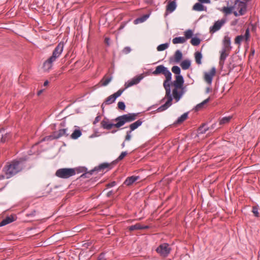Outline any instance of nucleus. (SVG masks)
<instances>
[{
  "label": "nucleus",
  "instance_id": "obj_1",
  "mask_svg": "<svg viewBox=\"0 0 260 260\" xmlns=\"http://www.w3.org/2000/svg\"><path fill=\"white\" fill-rule=\"evenodd\" d=\"M138 113H128L124 114L116 118L114 120L117 122L116 123L110 122L108 119L102 121L101 126L105 129L110 130L113 127L119 128L123 126L125 123L132 122L136 119Z\"/></svg>",
  "mask_w": 260,
  "mask_h": 260
},
{
  "label": "nucleus",
  "instance_id": "obj_2",
  "mask_svg": "<svg viewBox=\"0 0 260 260\" xmlns=\"http://www.w3.org/2000/svg\"><path fill=\"white\" fill-rule=\"evenodd\" d=\"M171 79L172 74L171 75H169V76H168H168L166 77V80L164 82L163 85L166 90L165 98L167 99V101L165 103V104L161 105L157 109V111L158 112H161L166 110L172 105L173 98L171 94L170 84V82L171 81Z\"/></svg>",
  "mask_w": 260,
  "mask_h": 260
},
{
  "label": "nucleus",
  "instance_id": "obj_3",
  "mask_svg": "<svg viewBox=\"0 0 260 260\" xmlns=\"http://www.w3.org/2000/svg\"><path fill=\"white\" fill-rule=\"evenodd\" d=\"M63 49V44L59 43L53 51L52 55L43 63V69L48 71L52 68L53 63L60 56Z\"/></svg>",
  "mask_w": 260,
  "mask_h": 260
},
{
  "label": "nucleus",
  "instance_id": "obj_4",
  "mask_svg": "<svg viewBox=\"0 0 260 260\" xmlns=\"http://www.w3.org/2000/svg\"><path fill=\"white\" fill-rule=\"evenodd\" d=\"M183 83V76L182 75H177L175 80L173 83L174 89H173L172 91L173 97L176 102L179 101L184 92Z\"/></svg>",
  "mask_w": 260,
  "mask_h": 260
},
{
  "label": "nucleus",
  "instance_id": "obj_5",
  "mask_svg": "<svg viewBox=\"0 0 260 260\" xmlns=\"http://www.w3.org/2000/svg\"><path fill=\"white\" fill-rule=\"evenodd\" d=\"M228 5H232L233 13L235 16L244 15L247 11V4L246 2H242L240 0H230Z\"/></svg>",
  "mask_w": 260,
  "mask_h": 260
},
{
  "label": "nucleus",
  "instance_id": "obj_6",
  "mask_svg": "<svg viewBox=\"0 0 260 260\" xmlns=\"http://www.w3.org/2000/svg\"><path fill=\"white\" fill-rule=\"evenodd\" d=\"M22 166L19 161H13L5 168L6 178L8 179L15 175L22 169Z\"/></svg>",
  "mask_w": 260,
  "mask_h": 260
},
{
  "label": "nucleus",
  "instance_id": "obj_7",
  "mask_svg": "<svg viewBox=\"0 0 260 260\" xmlns=\"http://www.w3.org/2000/svg\"><path fill=\"white\" fill-rule=\"evenodd\" d=\"M76 171L77 169L75 168H61L56 171L55 175L60 178L68 179L74 176Z\"/></svg>",
  "mask_w": 260,
  "mask_h": 260
},
{
  "label": "nucleus",
  "instance_id": "obj_8",
  "mask_svg": "<svg viewBox=\"0 0 260 260\" xmlns=\"http://www.w3.org/2000/svg\"><path fill=\"white\" fill-rule=\"evenodd\" d=\"M124 89H120L116 92L109 96L102 105V108L103 109L104 105H110L115 102L116 99L120 96L124 91Z\"/></svg>",
  "mask_w": 260,
  "mask_h": 260
},
{
  "label": "nucleus",
  "instance_id": "obj_9",
  "mask_svg": "<svg viewBox=\"0 0 260 260\" xmlns=\"http://www.w3.org/2000/svg\"><path fill=\"white\" fill-rule=\"evenodd\" d=\"M152 74L155 76L163 74L166 77L169 76L172 74L167 68L163 65H159L156 67L155 70L152 72Z\"/></svg>",
  "mask_w": 260,
  "mask_h": 260
},
{
  "label": "nucleus",
  "instance_id": "obj_10",
  "mask_svg": "<svg viewBox=\"0 0 260 260\" xmlns=\"http://www.w3.org/2000/svg\"><path fill=\"white\" fill-rule=\"evenodd\" d=\"M171 248L169 244L164 243L160 245L156 249V251L164 257L167 256L170 252Z\"/></svg>",
  "mask_w": 260,
  "mask_h": 260
},
{
  "label": "nucleus",
  "instance_id": "obj_11",
  "mask_svg": "<svg viewBox=\"0 0 260 260\" xmlns=\"http://www.w3.org/2000/svg\"><path fill=\"white\" fill-rule=\"evenodd\" d=\"M69 133H68V128L60 129L57 132H55L52 136H50L52 139H57L61 137H68Z\"/></svg>",
  "mask_w": 260,
  "mask_h": 260
},
{
  "label": "nucleus",
  "instance_id": "obj_12",
  "mask_svg": "<svg viewBox=\"0 0 260 260\" xmlns=\"http://www.w3.org/2000/svg\"><path fill=\"white\" fill-rule=\"evenodd\" d=\"M143 77L142 75H140L139 76L135 77L133 79H132L131 80L128 81L127 82H126L124 84L125 88L124 89L126 88H127L134 85L137 84L139 83L140 81L143 79Z\"/></svg>",
  "mask_w": 260,
  "mask_h": 260
},
{
  "label": "nucleus",
  "instance_id": "obj_13",
  "mask_svg": "<svg viewBox=\"0 0 260 260\" xmlns=\"http://www.w3.org/2000/svg\"><path fill=\"white\" fill-rule=\"evenodd\" d=\"M216 70L212 68L209 72H206L204 76V80L209 85L211 84L213 77L215 75Z\"/></svg>",
  "mask_w": 260,
  "mask_h": 260
},
{
  "label": "nucleus",
  "instance_id": "obj_14",
  "mask_svg": "<svg viewBox=\"0 0 260 260\" xmlns=\"http://www.w3.org/2000/svg\"><path fill=\"white\" fill-rule=\"evenodd\" d=\"M225 21L224 19H221L216 21L214 25L210 27V31L215 32L220 29L221 26L224 24Z\"/></svg>",
  "mask_w": 260,
  "mask_h": 260
},
{
  "label": "nucleus",
  "instance_id": "obj_15",
  "mask_svg": "<svg viewBox=\"0 0 260 260\" xmlns=\"http://www.w3.org/2000/svg\"><path fill=\"white\" fill-rule=\"evenodd\" d=\"M223 47L222 49L230 51L232 49L231 46V38L228 36H225L222 41Z\"/></svg>",
  "mask_w": 260,
  "mask_h": 260
},
{
  "label": "nucleus",
  "instance_id": "obj_16",
  "mask_svg": "<svg viewBox=\"0 0 260 260\" xmlns=\"http://www.w3.org/2000/svg\"><path fill=\"white\" fill-rule=\"evenodd\" d=\"M177 7L176 3L175 1H171L168 3L166 6V11L165 15L167 16L169 13L173 12L176 9Z\"/></svg>",
  "mask_w": 260,
  "mask_h": 260
},
{
  "label": "nucleus",
  "instance_id": "obj_17",
  "mask_svg": "<svg viewBox=\"0 0 260 260\" xmlns=\"http://www.w3.org/2000/svg\"><path fill=\"white\" fill-rule=\"evenodd\" d=\"M10 138V134L6 133L4 129H0V143H5Z\"/></svg>",
  "mask_w": 260,
  "mask_h": 260
},
{
  "label": "nucleus",
  "instance_id": "obj_18",
  "mask_svg": "<svg viewBox=\"0 0 260 260\" xmlns=\"http://www.w3.org/2000/svg\"><path fill=\"white\" fill-rule=\"evenodd\" d=\"M230 51L221 49L220 51V61L219 63L220 64H223L224 63V60H225L227 56L229 55V52Z\"/></svg>",
  "mask_w": 260,
  "mask_h": 260
},
{
  "label": "nucleus",
  "instance_id": "obj_19",
  "mask_svg": "<svg viewBox=\"0 0 260 260\" xmlns=\"http://www.w3.org/2000/svg\"><path fill=\"white\" fill-rule=\"evenodd\" d=\"M110 164L107 162H104L100 164L99 166L95 167L94 169L90 171V174H92V172L94 171H100L104 170V169L108 168L110 167Z\"/></svg>",
  "mask_w": 260,
  "mask_h": 260
},
{
  "label": "nucleus",
  "instance_id": "obj_20",
  "mask_svg": "<svg viewBox=\"0 0 260 260\" xmlns=\"http://www.w3.org/2000/svg\"><path fill=\"white\" fill-rule=\"evenodd\" d=\"M139 179V176H132L131 177H128L125 180L124 184L127 186H129V185H132L133 183H134L135 181H136L137 180H138Z\"/></svg>",
  "mask_w": 260,
  "mask_h": 260
},
{
  "label": "nucleus",
  "instance_id": "obj_21",
  "mask_svg": "<svg viewBox=\"0 0 260 260\" xmlns=\"http://www.w3.org/2000/svg\"><path fill=\"white\" fill-rule=\"evenodd\" d=\"M14 220L15 218L13 216L11 215L10 216H8L0 222V226L6 225L9 223L12 222Z\"/></svg>",
  "mask_w": 260,
  "mask_h": 260
},
{
  "label": "nucleus",
  "instance_id": "obj_22",
  "mask_svg": "<svg viewBox=\"0 0 260 260\" xmlns=\"http://www.w3.org/2000/svg\"><path fill=\"white\" fill-rule=\"evenodd\" d=\"M143 121L141 119H139L135 122L131 124L129 126V131L132 132L137 129L139 126L142 125Z\"/></svg>",
  "mask_w": 260,
  "mask_h": 260
},
{
  "label": "nucleus",
  "instance_id": "obj_23",
  "mask_svg": "<svg viewBox=\"0 0 260 260\" xmlns=\"http://www.w3.org/2000/svg\"><path fill=\"white\" fill-rule=\"evenodd\" d=\"M174 57L175 62H179L182 58V53L181 51L179 50H176L175 52Z\"/></svg>",
  "mask_w": 260,
  "mask_h": 260
},
{
  "label": "nucleus",
  "instance_id": "obj_24",
  "mask_svg": "<svg viewBox=\"0 0 260 260\" xmlns=\"http://www.w3.org/2000/svg\"><path fill=\"white\" fill-rule=\"evenodd\" d=\"M180 66L183 70H187L191 66V61L189 59L184 60L181 62Z\"/></svg>",
  "mask_w": 260,
  "mask_h": 260
},
{
  "label": "nucleus",
  "instance_id": "obj_25",
  "mask_svg": "<svg viewBox=\"0 0 260 260\" xmlns=\"http://www.w3.org/2000/svg\"><path fill=\"white\" fill-rule=\"evenodd\" d=\"M206 8L204 7L202 3H196L193 6L192 9L196 11H203L205 10Z\"/></svg>",
  "mask_w": 260,
  "mask_h": 260
},
{
  "label": "nucleus",
  "instance_id": "obj_26",
  "mask_svg": "<svg viewBox=\"0 0 260 260\" xmlns=\"http://www.w3.org/2000/svg\"><path fill=\"white\" fill-rule=\"evenodd\" d=\"M210 98H208L207 99L205 100L204 101H203L202 103L198 104L195 107V110L198 111L202 109L203 108L204 106L210 101Z\"/></svg>",
  "mask_w": 260,
  "mask_h": 260
},
{
  "label": "nucleus",
  "instance_id": "obj_27",
  "mask_svg": "<svg viewBox=\"0 0 260 260\" xmlns=\"http://www.w3.org/2000/svg\"><path fill=\"white\" fill-rule=\"evenodd\" d=\"M186 42V39L184 37H176L174 38L172 40V42L174 44H182Z\"/></svg>",
  "mask_w": 260,
  "mask_h": 260
},
{
  "label": "nucleus",
  "instance_id": "obj_28",
  "mask_svg": "<svg viewBox=\"0 0 260 260\" xmlns=\"http://www.w3.org/2000/svg\"><path fill=\"white\" fill-rule=\"evenodd\" d=\"M194 57L196 62L198 64H201L202 63V55L200 52L197 51L194 53Z\"/></svg>",
  "mask_w": 260,
  "mask_h": 260
},
{
  "label": "nucleus",
  "instance_id": "obj_29",
  "mask_svg": "<svg viewBox=\"0 0 260 260\" xmlns=\"http://www.w3.org/2000/svg\"><path fill=\"white\" fill-rule=\"evenodd\" d=\"M188 117V113H185L182 114L180 117H179L176 121L175 122V124H180L185 121Z\"/></svg>",
  "mask_w": 260,
  "mask_h": 260
},
{
  "label": "nucleus",
  "instance_id": "obj_30",
  "mask_svg": "<svg viewBox=\"0 0 260 260\" xmlns=\"http://www.w3.org/2000/svg\"><path fill=\"white\" fill-rule=\"evenodd\" d=\"M82 135L81 131L78 129H75L71 135V138L72 139H77L80 137Z\"/></svg>",
  "mask_w": 260,
  "mask_h": 260
},
{
  "label": "nucleus",
  "instance_id": "obj_31",
  "mask_svg": "<svg viewBox=\"0 0 260 260\" xmlns=\"http://www.w3.org/2000/svg\"><path fill=\"white\" fill-rule=\"evenodd\" d=\"M112 77H106V76L101 80V83L102 86H107L112 80Z\"/></svg>",
  "mask_w": 260,
  "mask_h": 260
},
{
  "label": "nucleus",
  "instance_id": "obj_32",
  "mask_svg": "<svg viewBox=\"0 0 260 260\" xmlns=\"http://www.w3.org/2000/svg\"><path fill=\"white\" fill-rule=\"evenodd\" d=\"M232 116H230L228 117H224L219 120V124L220 125L225 124L230 122V120L232 118Z\"/></svg>",
  "mask_w": 260,
  "mask_h": 260
},
{
  "label": "nucleus",
  "instance_id": "obj_33",
  "mask_svg": "<svg viewBox=\"0 0 260 260\" xmlns=\"http://www.w3.org/2000/svg\"><path fill=\"white\" fill-rule=\"evenodd\" d=\"M209 129V127L206 124H203L198 129L199 134H204Z\"/></svg>",
  "mask_w": 260,
  "mask_h": 260
},
{
  "label": "nucleus",
  "instance_id": "obj_34",
  "mask_svg": "<svg viewBox=\"0 0 260 260\" xmlns=\"http://www.w3.org/2000/svg\"><path fill=\"white\" fill-rule=\"evenodd\" d=\"M145 228H147V226H145V228L142 227L140 224L137 223L135 225H133L129 227V230L131 231H133L136 230H140Z\"/></svg>",
  "mask_w": 260,
  "mask_h": 260
},
{
  "label": "nucleus",
  "instance_id": "obj_35",
  "mask_svg": "<svg viewBox=\"0 0 260 260\" xmlns=\"http://www.w3.org/2000/svg\"><path fill=\"white\" fill-rule=\"evenodd\" d=\"M231 6L229 7H224L223 8V12L226 14H230L233 12V8L232 7V5H230Z\"/></svg>",
  "mask_w": 260,
  "mask_h": 260
},
{
  "label": "nucleus",
  "instance_id": "obj_36",
  "mask_svg": "<svg viewBox=\"0 0 260 260\" xmlns=\"http://www.w3.org/2000/svg\"><path fill=\"white\" fill-rule=\"evenodd\" d=\"M200 43H201V40L199 38H197V37L192 38L190 41V43L193 46H195L199 45Z\"/></svg>",
  "mask_w": 260,
  "mask_h": 260
},
{
  "label": "nucleus",
  "instance_id": "obj_37",
  "mask_svg": "<svg viewBox=\"0 0 260 260\" xmlns=\"http://www.w3.org/2000/svg\"><path fill=\"white\" fill-rule=\"evenodd\" d=\"M169 43L162 44L158 45L157 47V50L158 51H161L166 50L169 47Z\"/></svg>",
  "mask_w": 260,
  "mask_h": 260
},
{
  "label": "nucleus",
  "instance_id": "obj_38",
  "mask_svg": "<svg viewBox=\"0 0 260 260\" xmlns=\"http://www.w3.org/2000/svg\"><path fill=\"white\" fill-rule=\"evenodd\" d=\"M148 17V15H145L142 17L137 18L134 20L135 24H138L139 23H142L145 21Z\"/></svg>",
  "mask_w": 260,
  "mask_h": 260
},
{
  "label": "nucleus",
  "instance_id": "obj_39",
  "mask_svg": "<svg viewBox=\"0 0 260 260\" xmlns=\"http://www.w3.org/2000/svg\"><path fill=\"white\" fill-rule=\"evenodd\" d=\"M185 39H188L192 37L193 35V32L191 29H188L184 32Z\"/></svg>",
  "mask_w": 260,
  "mask_h": 260
},
{
  "label": "nucleus",
  "instance_id": "obj_40",
  "mask_svg": "<svg viewBox=\"0 0 260 260\" xmlns=\"http://www.w3.org/2000/svg\"><path fill=\"white\" fill-rule=\"evenodd\" d=\"M250 32H249V29L247 28L246 29L245 33L244 35L243 36V38H244V40L246 42H248L250 39Z\"/></svg>",
  "mask_w": 260,
  "mask_h": 260
},
{
  "label": "nucleus",
  "instance_id": "obj_41",
  "mask_svg": "<svg viewBox=\"0 0 260 260\" xmlns=\"http://www.w3.org/2000/svg\"><path fill=\"white\" fill-rule=\"evenodd\" d=\"M244 40L243 35H239L236 37L235 39V43L236 44L240 45L242 40Z\"/></svg>",
  "mask_w": 260,
  "mask_h": 260
},
{
  "label": "nucleus",
  "instance_id": "obj_42",
  "mask_svg": "<svg viewBox=\"0 0 260 260\" xmlns=\"http://www.w3.org/2000/svg\"><path fill=\"white\" fill-rule=\"evenodd\" d=\"M172 71L175 74H176L177 75H180V69L179 67L178 66H173L172 68Z\"/></svg>",
  "mask_w": 260,
  "mask_h": 260
},
{
  "label": "nucleus",
  "instance_id": "obj_43",
  "mask_svg": "<svg viewBox=\"0 0 260 260\" xmlns=\"http://www.w3.org/2000/svg\"><path fill=\"white\" fill-rule=\"evenodd\" d=\"M252 212L253 213L254 216L256 217H259V213L258 212V208L257 206H253L252 207Z\"/></svg>",
  "mask_w": 260,
  "mask_h": 260
},
{
  "label": "nucleus",
  "instance_id": "obj_44",
  "mask_svg": "<svg viewBox=\"0 0 260 260\" xmlns=\"http://www.w3.org/2000/svg\"><path fill=\"white\" fill-rule=\"evenodd\" d=\"M131 133L132 132L129 131H127L126 132V135L125 137V141H129L131 140L132 137Z\"/></svg>",
  "mask_w": 260,
  "mask_h": 260
},
{
  "label": "nucleus",
  "instance_id": "obj_45",
  "mask_svg": "<svg viewBox=\"0 0 260 260\" xmlns=\"http://www.w3.org/2000/svg\"><path fill=\"white\" fill-rule=\"evenodd\" d=\"M118 108L121 110H124L125 108L124 103L123 102H119L118 103Z\"/></svg>",
  "mask_w": 260,
  "mask_h": 260
},
{
  "label": "nucleus",
  "instance_id": "obj_46",
  "mask_svg": "<svg viewBox=\"0 0 260 260\" xmlns=\"http://www.w3.org/2000/svg\"><path fill=\"white\" fill-rule=\"evenodd\" d=\"M127 153L126 151L122 152L120 154V155L117 158V160H122L126 155Z\"/></svg>",
  "mask_w": 260,
  "mask_h": 260
},
{
  "label": "nucleus",
  "instance_id": "obj_47",
  "mask_svg": "<svg viewBox=\"0 0 260 260\" xmlns=\"http://www.w3.org/2000/svg\"><path fill=\"white\" fill-rule=\"evenodd\" d=\"M131 48L129 47H125L123 48L122 52L124 54H127L131 51Z\"/></svg>",
  "mask_w": 260,
  "mask_h": 260
},
{
  "label": "nucleus",
  "instance_id": "obj_48",
  "mask_svg": "<svg viewBox=\"0 0 260 260\" xmlns=\"http://www.w3.org/2000/svg\"><path fill=\"white\" fill-rule=\"evenodd\" d=\"M115 185H116V182L115 181H113V182H112L111 183H108L107 185V186L108 187H112L114 186Z\"/></svg>",
  "mask_w": 260,
  "mask_h": 260
},
{
  "label": "nucleus",
  "instance_id": "obj_49",
  "mask_svg": "<svg viewBox=\"0 0 260 260\" xmlns=\"http://www.w3.org/2000/svg\"><path fill=\"white\" fill-rule=\"evenodd\" d=\"M100 119H101L100 116H96L93 121V124H94L98 123L100 121Z\"/></svg>",
  "mask_w": 260,
  "mask_h": 260
},
{
  "label": "nucleus",
  "instance_id": "obj_50",
  "mask_svg": "<svg viewBox=\"0 0 260 260\" xmlns=\"http://www.w3.org/2000/svg\"><path fill=\"white\" fill-rule=\"evenodd\" d=\"M200 3H206V4H209L210 3V0H198Z\"/></svg>",
  "mask_w": 260,
  "mask_h": 260
},
{
  "label": "nucleus",
  "instance_id": "obj_51",
  "mask_svg": "<svg viewBox=\"0 0 260 260\" xmlns=\"http://www.w3.org/2000/svg\"><path fill=\"white\" fill-rule=\"evenodd\" d=\"M112 193V191H109L108 193H107V196L108 197H110Z\"/></svg>",
  "mask_w": 260,
  "mask_h": 260
},
{
  "label": "nucleus",
  "instance_id": "obj_52",
  "mask_svg": "<svg viewBox=\"0 0 260 260\" xmlns=\"http://www.w3.org/2000/svg\"><path fill=\"white\" fill-rule=\"evenodd\" d=\"M48 83H49V82H48V81H45V82L44 83V85L45 86H46L48 85Z\"/></svg>",
  "mask_w": 260,
  "mask_h": 260
},
{
  "label": "nucleus",
  "instance_id": "obj_53",
  "mask_svg": "<svg viewBox=\"0 0 260 260\" xmlns=\"http://www.w3.org/2000/svg\"><path fill=\"white\" fill-rule=\"evenodd\" d=\"M5 177H6V176H5L4 175H1L0 176V180L4 179Z\"/></svg>",
  "mask_w": 260,
  "mask_h": 260
},
{
  "label": "nucleus",
  "instance_id": "obj_54",
  "mask_svg": "<svg viewBox=\"0 0 260 260\" xmlns=\"http://www.w3.org/2000/svg\"><path fill=\"white\" fill-rule=\"evenodd\" d=\"M42 92H43L42 90H41L39 91L38 92V95H40L42 93Z\"/></svg>",
  "mask_w": 260,
  "mask_h": 260
},
{
  "label": "nucleus",
  "instance_id": "obj_55",
  "mask_svg": "<svg viewBox=\"0 0 260 260\" xmlns=\"http://www.w3.org/2000/svg\"><path fill=\"white\" fill-rule=\"evenodd\" d=\"M122 148H124L125 147V142H123L121 144Z\"/></svg>",
  "mask_w": 260,
  "mask_h": 260
},
{
  "label": "nucleus",
  "instance_id": "obj_56",
  "mask_svg": "<svg viewBox=\"0 0 260 260\" xmlns=\"http://www.w3.org/2000/svg\"><path fill=\"white\" fill-rule=\"evenodd\" d=\"M102 255H101L100 257H99V258L98 259V260H104V259H103V257H102Z\"/></svg>",
  "mask_w": 260,
  "mask_h": 260
},
{
  "label": "nucleus",
  "instance_id": "obj_57",
  "mask_svg": "<svg viewBox=\"0 0 260 260\" xmlns=\"http://www.w3.org/2000/svg\"><path fill=\"white\" fill-rule=\"evenodd\" d=\"M210 90V88H207V92H208Z\"/></svg>",
  "mask_w": 260,
  "mask_h": 260
},
{
  "label": "nucleus",
  "instance_id": "obj_58",
  "mask_svg": "<svg viewBox=\"0 0 260 260\" xmlns=\"http://www.w3.org/2000/svg\"><path fill=\"white\" fill-rule=\"evenodd\" d=\"M116 132V131H112V133H115V132Z\"/></svg>",
  "mask_w": 260,
  "mask_h": 260
}]
</instances>
